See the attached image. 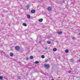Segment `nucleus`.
Listing matches in <instances>:
<instances>
[{"label":"nucleus","instance_id":"1","mask_svg":"<svg viewBox=\"0 0 80 80\" xmlns=\"http://www.w3.org/2000/svg\"><path fill=\"white\" fill-rule=\"evenodd\" d=\"M50 67V65L49 64H45L44 65V67L47 69H48L49 68V67Z\"/></svg>","mask_w":80,"mask_h":80},{"label":"nucleus","instance_id":"2","mask_svg":"<svg viewBox=\"0 0 80 80\" xmlns=\"http://www.w3.org/2000/svg\"><path fill=\"white\" fill-rule=\"evenodd\" d=\"M15 49L16 50L19 51V50H20V47H19L18 46H17L15 47Z\"/></svg>","mask_w":80,"mask_h":80},{"label":"nucleus","instance_id":"3","mask_svg":"<svg viewBox=\"0 0 80 80\" xmlns=\"http://www.w3.org/2000/svg\"><path fill=\"white\" fill-rule=\"evenodd\" d=\"M34 12H35V10L33 9L31 10V13H34Z\"/></svg>","mask_w":80,"mask_h":80},{"label":"nucleus","instance_id":"4","mask_svg":"<svg viewBox=\"0 0 80 80\" xmlns=\"http://www.w3.org/2000/svg\"><path fill=\"white\" fill-rule=\"evenodd\" d=\"M48 11H50V10H52V8L51 7H48Z\"/></svg>","mask_w":80,"mask_h":80},{"label":"nucleus","instance_id":"5","mask_svg":"<svg viewBox=\"0 0 80 80\" xmlns=\"http://www.w3.org/2000/svg\"><path fill=\"white\" fill-rule=\"evenodd\" d=\"M58 34L59 35H61V34H62V31L58 32Z\"/></svg>","mask_w":80,"mask_h":80},{"label":"nucleus","instance_id":"6","mask_svg":"<svg viewBox=\"0 0 80 80\" xmlns=\"http://www.w3.org/2000/svg\"><path fill=\"white\" fill-rule=\"evenodd\" d=\"M47 43L48 44H50L52 43V42L50 41H47Z\"/></svg>","mask_w":80,"mask_h":80},{"label":"nucleus","instance_id":"7","mask_svg":"<svg viewBox=\"0 0 80 80\" xmlns=\"http://www.w3.org/2000/svg\"><path fill=\"white\" fill-rule=\"evenodd\" d=\"M10 56L11 57H13V53L12 52H11L10 53Z\"/></svg>","mask_w":80,"mask_h":80},{"label":"nucleus","instance_id":"8","mask_svg":"<svg viewBox=\"0 0 80 80\" xmlns=\"http://www.w3.org/2000/svg\"><path fill=\"white\" fill-rule=\"evenodd\" d=\"M23 25V26H24L25 27H27V24L23 23L22 24Z\"/></svg>","mask_w":80,"mask_h":80},{"label":"nucleus","instance_id":"9","mask_svg":"<svg viewBox=\"0 0 80 80\" xmlns=\"http://www.w3.org/2000/svg\"><path fill=\"white\" fill-rule=\"evenodd\" d=\"M43 21V19H40L39 20V22H42Z\"/></svg>","mask_w":80,"mask_h":80},{"label":"nucleus","instance_id":"10","mask_svg":"<svg viewBox=\"0 0 80 80\" xmlns=\"http://www.w3.org/2000/svg\"><path fill=\"white\" fill-rule=\"evenodd\" d=\"M57 50V48H54L53 49V51H54V52H55Z\"/></svg>","mask_w":80,"mask_h":80},{"label":"nucleus","instance_id":"11","mask_svg":"<svg viewBox=\"0 0 80 80\" xmlns=\"http://www.w3.org/2000/svg\"><path fill=\"white\" fill-rule=\"evenodd\" d=\"M27 17L28 18H30V17H30V15H27Z\"/></svg>","mask_w":80,"mask_h":80},{"label":"nucleus","instance_id":"12","mask_svg":"<svg viewBox=\"0 0 80 80\" xmlns=\"http://www.w3.org/2000/svg\"><path fill=\"white\" fill-rule=\"evenodd\" d=\"M35 63H36V64H38V63H39V62L38 61H36L35 62Z\"/></svg>","mask_w":80,"mask_h":80},{"label":"nucleus","instance_id":"13","mask_svg":"<svg viewBox=\"0 0 80 80\" xmlns=\"http://www.w3.org/2000/svg\"><path fill=\"white\" fill-rule=\"evenodd\" d=\"M69 51L68 50V49H66V50H65V52L66 53H68Z\"/></svg>","mask_w":80,"mask_h":80},{"label":"nucleus","instance_id":"14","mask_svg":"<svg viewBox=\"0 0 80 80\" xmlns=\"http://www.w3.org/2000/svg\"><path fill=\"white\" fill-rule=\"evenodd\" d=\"M26 8H27V9H28L29 8V5H27L26 6Z\"/></svg>","mask_w":80,"mask_h":80},{"label":"nucleus","instance_id":"15","mask_svg":"<svg viewBox=\"0 0 80 80\" xmlns=\"http://www.w3.org/2000/svg\"><path fill=\"white\" fill-rule=\"evenodd\" d=\"M3 78V77L2 76H0V80H2Z\"/></svg>","mask_w":80,"mask_h":80},{"label":"nucleus","instance_id":"16","mask_svg":"<svg viewBox=\"0 0 80 80\" xmlns=\"http://www.w3.org/2000/svg\"><path fill=\"white\" fill-rule=\"evenodd\" d=\"M41 58H45V56L43 55H42L41 56Z\"/></svg>","mask_w":80,"mask_h":80},{"label":"nucleus","instance_id":"17","mask_svg":"<svg viewBox=\"0 0 80 80\" xmlns=\"http://www.w3.org/2000/svg\"><path fill=\"white\" fill-rule=\"evenodd\" d=\"M33 57L32 56H31L30 57V59H33Z\"/></svg>","mask_w":80,"mask_h":80},{"label":"nucleus","instance_id":"18","mask_svg":"<svg viewBox=\"0 0 80 80\" xmlns=\"http://www.w3.org/2000/svg\"><path fill=\"white\" fill-rule=\"evenodd\" d=\"M26 60H28V58L27 57H26Z\"/></svg>","mask_w":80,"mask_h":80},{"label":"nucleus","instance_id":"19","mask_svg":"<svg viewBox=\"0 0 80 80\" xmlns=\"http://www.w3.org/2000/svg\"><path fill=\"white\" fill-rule=\"evenodd\" d=\"M72 39H75V37H72Z\"/></svg>","mask_w":80,"mask_h":80},{"label":"nucleus","instance_id":"20","mask_svg":"<svg viewBox=\"0 0 80 80\" xmlns=\"http://www.w3.org/2000/svg\"><path fill=\"white\" fill-rule=\"evenodd\" d=\"M68 73H71V71H68Z\"/></svg>","mask_w":80,"mask_h":80},{"label":"nucleus","instance_id":"21","mask_svg":"<svg viewBox=\"0 0 80 80\" xmlns=\"http://www.w3.org/2000/svg\"><path fill=\"white\" fill-rule=\"evenodd\" d=\"M45 50H47V48H45Z\"/></svg>","mask_w":80,"mask_h":80},{"label":"nucleus","instance_id":"22","mask_svg":"<svg viewBox=\"0 0 80 80\" xmlns=\"http://www.w3.org/2000/svg\"><path fill=\"white\" fill-rule=\"evenodd\" d=\"M18 78H20V77L19 76V77H18Z\"/></svg>","mask_w":80,"mask_h":80},{"label":"nucleus","instance_id":"23","mask_svg":"<svg viewBox=\"0 0 80 80\" xmlns=\"http://www.w3.org/2000/svg\"><path fill=\"white\" fill-rule=\"evenodd\" d=\"M51 80H54V79H51Z\"/></svg>","mask_w":80,"mask_h":80},{"label":"nucleus","instance_id":"24","mask_svg":"<svg viewBox=\"0 0 80 80\" xmlns=\"http://www.w3.org/2000/svg\"><path fill=\"white\" fill-rule=\"evenodd\" d=\"M79 35H80V33H79Z\"/></svg>","mask_w":80,"mask_h":80},{"label":"nucleus","instance_id":"25","mask_svg":"<svg viewBox=\"0 0 80 80\" xmlns=\"http://www.w3.org/2000/svg\"><path fill=\"white\" fill-rule=\"evenodd\" d=\"M60 78V77H59V78Z\"/></svg>","mask_w":80,"mask_h":80},{"label":"nucleus","instance_id":"26","mask_svg":"<svg viewBox=\"0 0 80 80\" xmlns=\"http://www.w3.org/2000/svg\"><path fill=\"white\" fill-rule=\"evenodd\" d=\"M64 1V2H65V1Z\"/></svg>","mask_w":80,"mask_h":80}]
</instances>
